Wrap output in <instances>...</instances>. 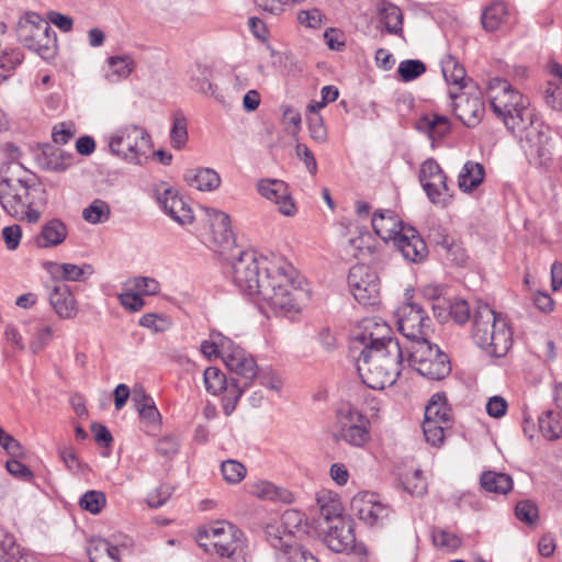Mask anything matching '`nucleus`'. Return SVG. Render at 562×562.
I'll list each match as a JSON object with an SVG mask.
<instances>
[{"instance_id":"nucleus-1","label":"nucleus","mask_w":562,"mask_h":562,"mask_svg":"<svg viewBox=\"0 0 562 562\" xmlns=\"http://www.w3.org/2000/svg\"><path fill=\"white\" fill-rule=\"evenodd\" d=\"M232 280L244 294L254 296L277 315L289 316L300 311L296 270L286 261L270 262L255 251H240L231 263Z\"/></svg>"},{"instance_id":"nucleus-2","label":"nucleus","mask_w":562,"mask_h":562,"mask_svg":"<svg viewBox=\"0 0 562 562\" xmlns=\"http://www.w3.org/2000/svg\"><path fill=\"white\" fill-rule=\"evenodd\" d=\"M0 204L12 217L35 223L40 209L46 204L47 194L37 177L21 162L9 161L0 171Z\"/></svg>"},{"instance_id":"nucleus-3","label":"nucleus","mask_w":562,"mask_h":562,"mask_svg":"<svg viewBox=\"0 0 562 562\" xmlns=\"http://www.w3.org/2000/svg\"><path fill=\"white\" fill-rule=\"evenodd\" d=\"M358 374L368 387L382 390L393 385L401 374L404 351L398 341L389 344L376 349L360 351L356 357Z\"/></svg>"},{"instance_id":"nucleus-4","label":"nucleus","mask_w":562,"mask_h":562,"mask_svg":"<svg viewBox=\"0 0 562 562\" xmlns=\"http://www.w3.org/2000/svg\"><path fill=\"white\" fill-rule=\"evenodd\" d=\"M473 341L492 357H504L513 345V334L501 314L486 303H477L471 328Z\"/></svg>"},{"instance_id":"nucleus-5","label":"nucleus","mask_w":562,"mask_h":562,"mask_svg":"<svg viewBox=\"0 0 562 562\" xmlns=\"http://www.w3.org/2000/svg\"><path fill=\"white\" fill-rule=\"evenodd\" d=\"M488 91L493 112L502 117L508 131L516 133L530 117L533 109L529 108L520 92L513 89L507 80L493 78L488 82Z\"/></svg>"},{"instance_id":"nucleus-6","label":"nucleus","mask_w":562,"mask_h":562,"mask_svg":"<svg viewBox=\"0 0 562 562\" xmlns=\"http://www.w3.org/2000/svg\"><path fill=\"white\" fill-rule=\"evenodd\" d=\"M16 36L24 47L44 60L55 58L58 48L56 33L40 14L27 13L18 24Z\"/></svg>"},{"instance_id":"nucleus-7","label":"nucleus","mask_w":562,"mask_h":562,"mask_svg":"<svg viewBox=\"0 0 562 562\" xmlns=\"http://www.w3.org/2000/svg\"><path fill=\"white\" fill-rule=\"evenodd\" d=\"M222 359L229 372V392L240 397L257 378L258 364L251 353L229 338L222 341Z\"/></svg>"},{"instance_id":"nucleus-8","label":"nucleus","mask_w":562,"mask_h":562,"mask_svg":"<svg viewBox=\"0 0 562 562\" xmlns=\"http://www.w3.org/2000/svg\"><path fill=\"white\" fill-rule=\"evenodd\" d=\"M407 361L420 375L429 380H442L451 371L450 360L437 345L418 339L406 347Z\"/></svg>"},{"instance_id":"nucleus-9","label":"nucleus","mask_w":562,"mask_h":562,"mask_svg":"<svg viewBox=\"0 0 562 562\" xmlns=\"http://www.w3.org/2000/svg\"><path fill=\"white\" fill-rule=\"evenodd\" d=\"M151 147L148 132L138 125L130 124L115 130L109 137L110 151L131 164L140 165Z\"/></svg>"},{"instance_id":"nucleus-10","label":"nucleus","mask_w":562,"mask_h":562,"mask_svg":"<svg viewBox=\"0 0 562 562\" xmlns=\"http://www.w3.org/2000/svg\"><path fill=\"white\" fill-rule=\"evenodd\" d=\"M551 130L543 121H541L535 110L529 119L524 122L516 134L520 135L521 147L529 162L536 167H543L551 159L549 144L551 142Z\"/></svg>"},{"instance_id":"nucleus-11","label":"nucleus","mask_w":562,"mask_h":562,"mask_svg":"<svg viewBox=\"0 0 562 562\" xmlns=\"http://www.w3.org/2000/svg\"><path fill=\"white\" fill-rule=\"evenodd\" d=\"M389 341H398L392 336L391 327L381 318L366 317L358 323L352 333L350 352L379 349Z\"/></svg>"},{"instance_id":"nucleus-12","label":"nucleus","mask_w":562,"mask_h":562,"mask_svg":"<svg viewBox=\"0 0 562 562\" xmlns=\"http://www.w3.org/2000/svg\"><path fill=\"white\" fill-rule=\"evenodd\" d=\"M350 510L367 527L381 529L392 517V508L369 492H360L350 502Z\"/></svg>"},{"instance_id":"nucleus-13","label":"nucleus","mask_w":562,"mask_h":562,"mask_svg":"<svg viewBox=\"0 0 562 562\" xmlns=\"http://www.w3.org/2000/svg\"><path fill=\"white\" fill-rule=\"evenodd\" d=\"M418 178L432 204L443 209L451 203L452 193L447 184V176L435 159L429 158L422 164Z\"/></svg>"},{"instance_id":"nucleus-14","label":"nucleus","mask_w":562,"mask_h":562,"mask_svg":"<svg viewBox=\"0 0 562 562\" xmlns=\"http://www.w3.org/2000/svg\"><path fill=\"white\" fill-rule=\"evenodd\" d=\"M348 285L355 300L364 306L379 303L380 281L375 271L366 265H356L350 268Z\"/></svg>"},{"instance_id":"nucleus-15","label":"nucleus","mask_w":562,"mask_h":562,"mask_svg":"<svg viewBox=\"0 0 562 562\" xmlns=\"http://www.w3.org/2000/svg\"><path fill=\"white\" fill-rule=\"evenodd\" d=\"M431 319L417 303L407 302L397 310L398 329L411 342L427 339Z\"/></svg>"},{"instance_id":"nucleus-16","label":"nucleus","mask_w":562,"mask_h":562,"mask_svg":"<svg viewBox=\"0 0 562 562\" xmlns=\"http://www.w3.org/2000/svg\"><path fill=\"white\" fill-rule=\"evenodd\" d=\"M449 95L453 100L452 109L457 117L468 127H475L484 115V103L480 92L473 94L458 93L452 89Z\"/></svg>"},{"instance_id":"nucleus-17","label":"nucleus","mask_w":562,"mask_h":562,"mask_svg":"<svg viewBox=\"0 0 562 562\" xmlns=\"http://www.w3.org/2000/svg\"><path fill=\"white\" fill-rule=\"evenodd\" d=\"M256 187L258 193L266 200L273 202L281 214L285 216L295 215L296 206L284 181L265 178L260 179Z\"/></svg>"},{"instance_id":"nucleus-18","label":"nucleus","mask_w":562,"mask_h":562,"mask_svg":"<svg viewBox=\"0 0 562 562\" xmlns=\"http://www.w3.org/2000/svg\"><path fill=\"white\" fill-rule=\"evenodd\" d=\"M324 541L327 547L335 552H345L353 548L356 536L353 532V521L348 518H336L333 525L323 526Z\"/></svg>"},{"instance_id":"nucleus-19","label":"nucleus","mask_w":562,"mask_h":562,"mask_svg":"<svg viewBox=\"0 0 562 562\" xmlns=\"http://www.w3.org/2000/svg\"><path fill=\"white\" fill-rule=\"evenodd\" d=\"M210 551L214 550L221 557H227L232 562H247L246 544L243 533L235 527H227L224 536H220L210 543Z\"/></svg>"},{"instance_id":"nucleus-20","label":"nucleus","mask_w":562,"mask_h":562,"mask_svg":"<svg viewBox=\"0 0 562 562\" xmlns=\"http://www.w3.org/2000/svg\"><path fill=\"white\" fill-rule=\"evenodd\" d=\"M157 200L164 212L178 224L184 226L194 221L192 209L176 189L165 188Z\"/></svg>"},{"instance_id":"nucleus-21","label":"nucleus","mask_w":562,"mask_h":562,"mask_svg":"<svg viewBox=\"0 0 562 562\" xmlns=\"http://www.w3.org/2000/svg\"><path fill=\"white\" fill-rule=\"evenodd\" d=\"M403 12L387 0H378L375 3V27L382 33L403 37Z\"/></svg>"},{"instance_id":"nucleus-22","label":"nucleus","mask_w":562,"mask_h":562,"mask_svg":"<svg viewBox=\"0 0 562 562\" xmlns=\"http://www.w3.org/2000/svg\"><path fill=\"white\" fill-rule=\"evenodd\" d=\"M393 244L403 257L411 262H422L428 255L426 243L412 226L404 227V231L401 235H397Z\"/></svg>"},{"instance_id":"nucleus-23","label":"nucleus","mask_w":562,"mask_h":562,"mask_svg":"<svg viewBox=\"0 0 562 562\" xmlns=\"http://www.w3.org/2000/svg\"><path fill=\"white\" fill-rule=\"evenodd\" d=\"M372 227L374 233L384 241H394L397 235L402 234L405 225L397 215L390 210L378 211L372 216Z\"/></svg>"},{"instance_id":"nucleus-24","label":"nucleus","mask_w":562,"mask_h":562,"mask_svg":"<svg viewBox=\"0 0 562 562\" xmlns=\"http://www.w3.org/2000/svg\"><path fill=\"white\" fill-rule=\"evenodd\" d=\"M212 80L213 70L206 65L196 64L190 70L191 88L198 92L209 94L223 103L224 97L218 92L217 86Z\"/></svg>"},{"instance_id":"nucleus-25","label":"nucleus","mask_w":562,"mask_h":562,"mask_svg":"<svg viewBox=\"0 0 562 562\" xmlns=\"http://www.w3.org/2000/svg\"><path fill=\"white\" fill-rule=\"evenodd\" d=\"M68 235L66 224L59 218H52L43 224L35 243L40 248L56 247L64 243Z\"/></svg>"},{"instance_id":"nucleus-26","label":"nucleus","mask_w":562,"mask_h":562,"mask_svg":"<svg viewBox=\"0 0 562 562\" xmlns=\"http://www.w3.org/2000/svg\"><path fill=\"white\" fill-rule=\"evenodd\" d=\"M49 302L61 318H72L77 314L76 301L66 284L55 285L49 293Z\"/></svg>"},{"instance_id":"nucleus-27","label":"nucleus","mask_w":562,"mask_h":562,"mask_svg":"<svg viewBox=\"0 0 562 562\" xmlns=\"http://www.w3.org/2000/svg\"><path fill=\"white\" fill-rule=\"evenodd\" d=\"M183 178L191 188L200 191H213L221 184L218 173L211 168L188 169Z\"/></svg>"},{"instance_id":"nucleus-28","label":"nucleus","mask_w":562,"mask_h":562,"mask_svg":"<svg viewBox=\"0 0 562 562\" xmlns=\"http://www.w3.org/2000/svg\"><path fill=\"white\" fill-rule=\"evenodd\" d=\"M456 416L445 393H435L425 406L424 422H452Z\"/></svg>"},{"instance_id":"nucleus-29","label":"nucleus","mask_w":562,"mask_h":562,"mask_svg":"<svg viewBox=\"0 0 562 562\" xmlns=\"http://www.w3.org/2000/svg\"><path fill=\"white\" fill-rule=\"evenodd\" d=\"M416 127L418 131L426 133L432 142H436L450 132L451 125L447 116L429 114L420 117Z\"/></svg>"},{"instance_id":"nucleus-30","label":"nucleus","mask_w":562,"mask_h":562,"mask_svg":"<svg viewBox=\"0 0 562 562\" xmlns=\"http://www.w3.org/2000/svg\"><path fill=\"white\" fill-rule=\"evenodd\" d=\"M87 553L91 562H121L119 547L102 538L91 539Z\"/></svg>"},{"instance_id":"nucleus-31","label":"nucleus","mask_w":562,"mask_h":562,"mask_svg":"<svg viewBox=\"0 0 562 562\" xmlns=\"http://www.w3.org/2000/svg\"><path fill=\"white\" fill-rule=\"evenodd\" d=\"M484 177V167L480 162L468 160L459 172L458 187L462 192H472L483 182Z\"/></svg>"},{"instance_id":"nucleus-32","label":"nucleus","mask_w":562,"mask_h":562,"mask_svg":"<svg viewBox=\"0 0 562 562\" xmlns=\"http://www.w3.org/2000/svg\"><path fill=\"white\" fill-rule=\"evenodd\" d=\"M250 493L259 499L270 502L291 503L293 499L292 494L288 490L268 481L254 483L250 487Z\"/></svg>"},{"instance_id":"nucleus-33","label":"nucleus","mask_w":562,"mask_h":562,"mask_svg":"<svg viewBox=\"0 0 562 562\" xmlns=\"http://www.w3.org/2000/svg\"><path fill=\"white\" fill-rule=\"evenodd\" d=\"M441 71L448 85L462 90L467 86V75L464 67L451 55H446L441 59Z\"/></svg>"},{"instance_id":"nucleus-34","label":"nucleus","mask_w":562,"mask_h":562,"mask_svg":"<svg viewBox=\"0 0 562 562\" xmlns=\"http://www.w3.org/2000/svg\"><path fill=\"white\" fill-rule=\"evenodd\" d=\"M132 402L142 419L147 422H161V415L154 400L146 395L142 387L133 390Z\"/></svg>"},{"instance_id":"nucleus-35","label":"nucleus","mask_w":562,"mask_h":562,"mask_svg":"<svg viewBox=\"0 0 562 562\" xmlns=\"http://www.w3.org/2000/svg\"><path fill=\"white\" fill-rule=\"evenodd\" d=\"M481 486L491 493L507 494L513 488L510 475L494 471H485L480 479Z\"/></svg>"},{"instance_id":"nucleus-36","label":"nucleus","mask_w":562,"mask_h":562,"mask_svg":"<svg viewBox=\"0 0 562 562\" xmlns=\"http://www.w3.org/2000/svg\"><path fill=\"white\" fill-rule=\"evenodd\" d=\"M108 65L105 78L112 83L126 79L134 69V61L128 55L112 56L108 59Z\"/></svg>"},{"instance_id":"nucleus-37","label":"nucleus","mask_w":562,"mask_h":562,"mask_svg":"<svg viewBox=\"0 0 562 562\" xmlns=\"http://www.w3.org/2000/svg\"><path fill=\"white\" fill-rule=\"evenodd\" d=\"M336 440L342 439L349 445L361 447L370 438V430L366 424H344L338 434H335Z\"/></svg>"},{"instance_id":"nucleus-38","label":"nucleus","mask_w":562,"mask_h":562,"mask_svg":"<svg viewBox=\"0 0 562 562\" xmlns=\"http://www.w3.org/2000/svg\"><path fill=\"white\" fill-rule=\"evenodd\" d=\"M210 216L212 218L211 228L215 241L228 244L233 237L229 215L222 211L213 210Z\"/></svg>"},{"instance_id":"nucleus-39","label":"nucleus","mask_w":562,"mask_h":562,"mask_svg":"<svg viewBox=\"0 0 562 562\" xmlns=\"http://www.w3.org/2000/svg\"><path fill=\"white\" fill-rule=\"evenodd\" d=\"M507 5L502 1H496L490 4L482 14V25L488 32H494L499 29L507 16Z\"/></svg>"},{"instance_id":"nucleus-40","label":"nucleus","mask_w":562,"mask_h":562,"mask_svg":"<svg viewBox=\"0 0 562 562\" xmlns=\"http://www.w3.org/2000/svg\"><path fill=\"white\" fill-rule=\"evenodd\" d=\"M93 273L91 265L85 263L81 267L74 263L55 265L53 274L67 281H85Z\"/></svg>"},{"instance_id":"nucleus-41","label":"nucleus","mask_w":562,"mask_h":562,"mask_svg":"<svg viewBox=\"0 0 562 562\" xmlns=\"http://www.w3.org/2000/svg\"><path fill=\"white\" fill-rule=\"evenodd\" d=\"M205 389L211 394H220L222 392H229L231 381L226 375L216 367H209L204 371Z\"/></svg>"},{"instance_id":"nucleus-42","label":"nucleus","mask_w":562,"mask_h":562,"mask_svg":"<svg viewBox=\"0 0 562 562\" xmlns=\"http://www.w3.org/2000/svg\"><path fill=\"white\" fill-rule=\"evenodd\" d=\"M316 501L319 510V519H323L325 526L333 525L336 518H348L342 515L341 505L337 499L319 495Z\"/></svg>"},{"instance_id":"nucleus-43","label":"nucleus","mask_w":562,"mask_h":562,"mask_svg":"<svg viewBox=\"0 0 562 562\" xmlns=\"http://www.w3.org/2000/svg\"><path fill=\"white\" fill-rule=\"evenodd\" d=\"M110 205L101 199L93 200L90 205L82 211V218L90 224L104 223L110 218Z\"/></svg>"},{"instance_id":"nucleus-44","label":"nucleus","mask_w":562,"mask_h":562,"mask_svg":"<svg viewBox=\"0 0 562 562\" xmlns=\"http://www.w3.org/2000/svg\"><path fill=\"white\" fill-rule=\"evenodd\" d=\"M227 527H234L232 524L224 522V521H217L210 526L203 527L199 530L196 536V542L198 544L203 548L206 552H210V542L214 539L218 538L220 536H224V532H226Z\"/></svg>"},{"instance_id":"nucleus-45","label":"nucleus","mask_w":562,"mask_h":562,"mask_svg":"<svg viewBox=\"0 0 562 562\" xmlns=\"http://www.w3.org/2000/svg\"><path fill=\"white\" fill-rule=\"evenodd\" d=\"M188 137L187 119L182 114H176L170 130V144L172 148L178 150L184 148Z\"/></svg>"},{"instance_id":"nucleus-46","label":"nucleus","mask_w":562,"mask_h":562,"mask_svg":"<svg viewBox=\"0 0 562 562\" xmlns=\"http://www.w3.org/2000/svg\"><path fill=\"white\" fill-rule=\"evenodd\" d=\"M23 59L24 55L19 48L4 50L0 56V81L8 79Z\"/></svg>"},{"instance_id":"nucleus-47","label":"nucleus","mask_w":562,"mask_h":562,"mask_svg":"<svg viewBox=\"0 0 562 562\" xmlns=\"http://www.w3.org/2000/svg\"><path fill=\"white\" fill-rule=\"evenodd\" d=\"M138 324L158 334L167 331L171 327L172 321L165 314L147 313L139 318Z\"/></svg>"},{"instance_id":"nucleus-48","label":"nucleus","mask_w":562,"mask_h":562,"mask_svg":"<svg viewBox=\"0 0 562 562\" xmlns=\"http://www.w3.org/2000/svg\"><path fill=\"white\" fill-rule=\"evenodd\" d=\"M431 539L437 548L448 552L454 551L461 546V539L448 530L435 528L431 532Z\"/></svg>"},{"instance_id":"nucleus-49","label":"nucleus","mask_w":562,"mask_h":562,"mask_svg":"<svg viewBox=\"0 0 562 562\" xmlns=\"http://www.w3.org/2000/svg\"><path fill=\"white\" fill-rule=\"evenodd\" d=\"M20 557V547L12 535L0 530V562H14Z\"/></svg>"},{"instance_id":"nucleus-50","label":"nucleus","mask_w":562,"mask_h":562,"mask_svg":"<svg viewBox=\"0 0 562 562\" xmlns=\"http://www.w3.org/2000/svg\"><path fill=\"white\" fill-rule=\"evenodd\" d=\"M426 71V66L418 59H406L400 63L397 72L405 82L415 80Z\"/></svg>"},{"instance_id":"nucleus-51","label":"nucleus","mask_w":562,"mask_h":562,"mask_svg":"<svg viewBox=\"0 0 562 562\" xmlns=\"http://www.w3.org/2000/svg\"><path fill=\"white\" fill-rule=\"evenodd\" d=\"M265 533L267 541L276 550H281L283 552L284 550L293 546L291 543L292 538L285 532L281 533L278 526L267 525Z\"/></svg>"},{"instance_id":"nucleus-52","label":"nucleus","mask_w":562,"mask_h":562,"mask_svg":"<svg viewBox=\"0 0 562 562\" xmlns=\"http://www.w3.org/2000/svg\"><path fill=\"white\" fill-rule=\"evenodd\" d=\"M72 162V154L56 149L47 157L46 168L55 172H63L67 170Z\"/></svg>"},{"instance_id":"nucleus-53","label":"nucleus","mask_w":562,"mask_h":562,"mask_svg":"<svg viewBox=\"0 0 562 562\" xmlns=\"http://www.w3.org/2000/svg\"><path fill=\"white\" fill-rule=\"evenodd\" d=\"M221 471L224 480L229 484L239 483L246 475V468L236 460L223 461Z\"/></svg>"},{"instance_id":"nucleus-54","label":"nucleus","mask_w":562,"mask_h":562,"mask_svg":"<svg viewBox=\"0 0 562 562\" xmlns=\"http://www.w3.org/2000/svg\"><path fill=\"white\" fill-rule=\"evenodd\" d=\"M305 521V515L297 509H286L281 516V524L284 532L292 538L295 531H299Z\"/></svg>"},{"instance_id":"nucleus-55","label":"nucleus","mask_w":562,"mask_h":562,"mask_svg":"<svg viewBox=\"0 0 562 562\" xmlns=\"http://www.w3.org/2000/svg\"><path fill=\"white\" fill-rule=\"evenodd\" d=\"M79 505L91 514H99L105 506V496L99 491H88L80 498Z\"/></svg>"},{"instance_id":"nucleus-56","label":"nucleus","mask_w":562,"mask_h":562,"mask_svg":"<svg viewBox=\"0 0 562 562\" xmlns=\"http://www.w3.org/2000/svg\"><path fill=\"white\" fill-rule=\"evenodd\" d=\"M175 487L170 484L164 483L150 491L147 494V504L151 508H158L166 504L171 497Z\"/></svg>"},{"instance_id":"nucleus-57","label":"nucleus","mask_w":562,"mask_h":562,"mask_svg":"<svg viewBox=\"0 0 562 562\" xmlns=\"http://www.w3.org/2000/svg\"><path fill=\"white\" fill-rule=\"evenodd\" d=\"M279 562H318L310 552L299 546H292L279 557Z\"/></svg>"},{"instance_id":"nucleus-58","label":"nucleus","mask_w":562,"mask_h":562,"mask_svg":"<svg viewBox=\"0 0 562 562\" xmlns=\"http://www.w3.org/2000/svg\"><path fill=\"white\" fill-rule=\"evenodd\" d=\"M336 414L339 422H369L368 417H364L348 402L340 403L337 406Z\"/></svg>"},{"instance_id":"nucleus-59","label":"nucleus","mask_w":562,"mask_h":562,"mask_svg":"<svg viewBox=\"0 0 562 562\" xmlns=\"http://www.w3.org/2000/svg\"><path fill=\"white\" fill-rule=\"evenodd\" d=\"M404 487L409 494L414 496L424 495L427 491V483L422 475V471H414L412 477L406 479Z\"/></svg>"},{"instance_id":"nucleus-60","label":"nucleus","mask_w":562,"mask_h":562,"mask_svg":"<svg viewBox=\"0 0 562 562\" xmlns=\"http://www.w3.org/2000/svg\"><path fill=\"white\" fill-rule=\"evenodd\" d=\"M425 440L435 447H440L445 439V429L440 424H422Z\"/></svg>"},{"instance_id":"nucleus-61","label":"nucleus","mask_w":562,"mask_h":562,"mask_svg":"<svg viewBox=\"0 0 562 562\" xmlns=\"http://www.w3.org/2000/svg\"><path fill=\"white\" fill-rule=\"evenodd\" d=\"M516 516L520 521L532 524L538 516L537 506L530 501H521L516 505Z\"/></svg>"},{"instance_id":"nucleus-62","label":"nucleus","mask_w":562,"mask_h":562,"mask_svg":"<svg viewBox=\"0 0 562 562\" xmlns=\"http://www.w3.org/2000/svg\"><path fill=\"white\" fill-rule=\"evenodd\" d=\"M297 21L306 27L318 29L322 25L323 15L318 9L303 10L299 12Z\"/></svg>"},{"instance_id":"nucleus-63","label":"nucleus","mask_w":562,"mask_h":562,"mask_svg":"<svg viewBox=\"0 0 562 562\" xmlns=\"http://www.w3.org/2000/svg\"><path fill=\"white\" fill-rule=\"evenodd\" d=\"M485 408L490 417L502 418L507 412L508 404L504 397L495 395L488 398Z\"/></svg>"},{"instance_id":"nucleus-64","label":"nucleus","mask_w":562,"mask_h":562,"mask_svg":"<svg viewBox=\"0 0 562 562\" xmlns=\"http://www.w3.org/2000/svg\"><path fill=\"white\" fill-rule=\"evenodd\" d=\"M546 103L555 111L562 110V89L551 82H548L544 89Z\"/></svg>"}]
</instances>
